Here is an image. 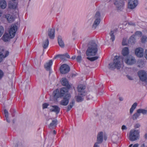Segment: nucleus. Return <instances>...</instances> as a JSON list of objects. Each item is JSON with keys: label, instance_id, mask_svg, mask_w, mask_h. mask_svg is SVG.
<instances>
[{"label": "nucleus", "instance_id": "f257e3e1", "mask_svg": "<svg viewBox=\"0 0 147 147\" xmlns=\"http://www.w3.org/2000/svg\"><path fill=\"white\" fill-rule=\"evenodd\" d=\"M18 27L15 24L11 25L9 30V33H5L2 36V40L5 42L7 41L10 38H13L17 30Z\"/></svg>", "mask_w": 147, "mask_h": 147}, {"label": "nucleus", "instance_id": "f03ea898", "mask_svg": "<svg viewBox=\"0 0 147 147\" xmlns=\"http://www.w3.org/2000/svg\"><path fill=\"white\" fill-rule=\"evenodd\" d=\"M123 61V58L122 57L115 56L114 59L113 63L109 64V69H114L116 68L117 69H120Z\"/></svg>", "mask_w": 147, "mask_h": 147}, {"label": "nucleus", "instance_id": "7ed1b4c3", "mask_svg": "<svg viewBox=\"0 0 147 147\" xmlns=\"http://www.w3.org/2000/svg\"><path fill=\"white\" fill-rule=\"evenodd\" d=\"M90 45L86 52V55L88 57L95 55L98 51L97 45L96 43L92 42Z\"/></svg>", "mask_w": 147, "mask_h": 147}, {"label": "nucleus", "instance_id": "20e7f679", "mask_svg": "<svg viewBox=\"0 0 147 147\" xmlns=\"http://www.w3.org/2000/svg\"><path fill=\"white\" fill-rule=\"evenodd\" d=\"M68 92L67 89L65 87H63L60 89V92L58 89L54 90L53 93V95L55 98H57L63 97L65 94Z\"/></svg>", "mask_w": 147, "mask_h": 147}, {"label": "nucleus", "instance_id": "39448f33", "mask_svg": "<svg viewBox=\"0 0 147 147\" xmlns=\"http://www.w3.org/2000/svg\"><path fill=\"white\" fill-rule=\"evenodd\" d=\"M139 137V132L138 130H132L130 131L129 139L130 141H133L138 139Z\"/></svg>", "mask_w": 147, "mask_h": 147}, {"label": "nucleus", "instance_id": "423d86ee", "mask_svg": "<svg viewBox=\"0 0 147 147\" xmlns=\"http://www.w3.org/2000/svg\"><path fill=\"white\" fill-rule=\"evenodd\" d=\"M85 85L83 84L78 85L77 88L78 94L81 95L82 97L85 96L86 94V92L85 90Z\"/></svg>", "mask_w": 147, "mask_h": 147}, {"label": "nucleus", "instance_id": "0eeeda50", "mask_svg": "<svg viewBox=\"0 0 147 147\" xmlns=\"http://www.w3.org/2000/svg\"><path fill=\"white\" fill-rule=\"evenodd\" d=\"M63 97V98L61 101L60 104L62 105L66 106L68 104L69 99L70 98V95L69 92H67Z\"/></svg>", "mask_w": 147, "mask_h": 147}, {"label": "nucleus", "instance_id": "6e6552de", "mask_svg": "<svg viewBox=\"0 0 147 147\" xmlns=\"http://www.w3.org/2000/svg\"><path fill=\"white\" fill-rule=\"evenodd\" d=\"M138 74L140 79L142 81H145L147 84V78L146 73L144 71L140 70L138 71Z\"/></svg>", "mask_w": 147, "mask_h": 147}, {"label": "nucleus", "instance_id": "1a4fd4ad", "mask_svg": "<svg viewBox=\"0 0 147 147\" xmlns=\"http://www.w3.org/2000/svg\"><path fill=\"white\" fill-rule=\"evenodd\" d=\"M125 63L128 65H131L135 63L136 62L135 58L131 55L127 57L124 60Z\"/></svg>", "mask_w": 147, "mask_h": 147}, {"label": "nucleus", "instance_id": "9d476101", "mask_svg": "<svg viewBox=\"0 0 147 147\" xmlns=\"http://www.w3.org/2000/svg\"><path fill=\"white\" fill-rule=\"evenodd\" d=\"M69 67L66 64H63L60 67V71L61 73L65 74L68 73L70 71Z\"/></svg>", "mask_w": 147, "mask_h": 147}, {"label": "nucleus", "instance_id": "9b49d317", "mask_svg": "<svg viewBox=\"0 0 147 147\" xmlns=\"http://www.w3.org/2000/svg\"><path fill=\"white\" fill-rule=\"evenodd\" d=\"M95 17L96 18L94 21L92 26V27L93 28H94V29L99 25L100 22V13L99 11H97L96 12Z\"/></svg>", "mask_w": 147, "mask_h": 147}, {"label": "nucleus", "instance_id": "f8f14e48", "mask_svg": "<svg viewBox=\"0 0 147 147\" xmlns=\"http://www.w3.org/2000/svg\"><path fill=\"white\" fill-rule=\"evenodd\" d=\"M138 4L137 0H129L128 7L129 9H133L135 8Z\"/></svg>", "mask_w": 147, "mask_h": 147}, {"label": "nucleus", "instance_id": "ddd939ff", "mask_svg": "<svg viewBox=\"0 0 147 147\" xmlns=\"http://www.w3.org/2000/svg\"><path fill=\"white\" fill-rule=\"evenodd\" d=\"M103 141V132H100L98 134L97 137V142L94 145V147H99L98 145V144L101 143Z\"/></svg>", "mask_w": 147, "mask_h": 147}, {"label": "nucleus", "instance_id": "4468645a", "mask_svg": "<svg viewBox=\"0 0 147 147\" xmlns=\"http://www.w3.org/2000/svg\"><path fill=\"white\" fill-rule=\"evenodd\" d=\"M144 49L142 48L139 47L136 49L135 51V55L137 57H141L144 55Z\"/></svg>", "mask_w": 147, "mask_h": 147}, {"label": "nucleus", "instance_id": "2eb2a0df", "mask_svg": "<svg viewBox=\"0 0 147 147\" xmlns=\"http://www.w3.org/2000/svg\"><path fill=\"white\" fill-rule=\"evenodd\" d=\"M114 4L116 6L118 10H121L123 9V7L124 5V2L121 0H119L118 1H116Z\"/></svg>", "mask_w": 147, "mask_h": 147}, {"label": "nucleus", "instance_id": "dca6fc26", "mask_svg": "<svg viewBox=\"0 0 147 147\" xmlns=\"http://www.w3.org/2000/svg\"><path fill=\"white\" fill-rule=\"evenodd\" d=\"M62 84L64 86L66 87V88L67 89L68 92H69V90L70 88V85L68 83V82L67 79L65 78H63L61 82Z\"/></svg>", "mask_w": 147, "mask_h": 147}, {"label": "nucleus", "instance_id": "f3484780", "mask_svg": "<svg viewBox=\"0 0 147 147\" xmlns=\"http://www.w3.org/2000/svg\"><path fill=\"white\" fill-rule=\"evenodd\" d=\"M52 108L51 109L50 111L51 112H54L56 114H58L60 112V108L57 105H52L51 106Z\"/></svg>", "mask_w": 147, "mask_h": 147}, {"label": "nucleus", "instance_id": "a211bd4d", "mask_svg": "<svg viewBox=\"0 0 147 147\" xmlns=\"http://www.w3.org/2000/svg\"><path fill=\"white\" fill-rule=\"evenodd\" d=\"M53 64V61L52 60H50L48 62L46 63L44 65L45 69L47 71H50L51 67Z\"/></svg>", "mask_w": 147, "mask_h": 147}, {"label": "nucleus", "instance_id": "6ab92c4d", "mask_svg": "<svg viewBox=\"0 0 147 147\" xmlns=\"http://www.w3.org/2000/svg\"><path fill=\"white\" fill-rule=\"evenodd\" d=\"M16 0H12V1H10L8 4V6L9 8L11 9H15L17 6V3L14 1Z\"/></svg>", "mask_w": 147, "mask_h": 147}, {"label": "nucleus", "instance_id": "aec40b11", "mask_svg": "<svg viewBox=\"0 0 147 147\" xmlns=\"http://www.w3.org/2000/svg\"><path fill=\"white\" fill-rule=\"evenodd\" d=\"M55 30L54 28L50 29L48 31V35L50 38L53 39L55 37Z\"/></svg>", "mask_w": 147, "mask_h": 147}, {"label": "nucleus", "instance_id": "412c9836", "mask_svg": "<svg viewBox=\"0 0 147 147\" xmlns=\"http://www.w3.org/2000/svg\"><path fill=\"white\" fill-rule=\"evenodd\" d=\"M129 53V51L128 47H125L123 48L122 51V54L123 56L128 55Z\"/></svg>", "mask_w": 147, "mask_h": 147}, {"label": "nucleus", "instance_id": "4be33fe9", "mask_svg": "<svg viewBox=\"0 0 147 147\" xmlns=\"http://www.w3.org/2000/svg\"><path fill=\"white\" fill-rule=\"evenodd\" d=\"M58 41L59 46L61 47H64V43L62 40V38L60 36H58Z\"/></svg>", "mask_w": 147, "mask_h": 147}, {"label": "nucleus", "instance_id": "5701e85b", "mask_svg": "<svg viewBox=\"0 0 147 147\" xmlns=\"http://www.w3.org/2000/svg\"><path fill=\"white\" fill-rule=\"evenodd\" d=\"M5 17L9 22H12L14 20L13 17L10 14L6 15Z\"/></svg>", "mask_w": 147, "mask_h": 147}, {"label": "nucleus", "instance_id": "b1692460", "mask_svg": "<svg viewBox=\"0 0 147 147\" xmlns=\"http://www.w3.org/2000/svg\"><path fill=\"white\" fill-rule=\"evenodd\" d=\"M6 6V3L5 0H1L0 1V7L2 9H5Z\"/></svg>", "mask_w": 147, "mask_h": 147}, {"label": "nucleus", "instance_id": "393cba45", "mask_svg": "<svg viewBox=\"0 0 147 147\" xmlns=\"http://www.w3.org/2000/svg\"><path fill=\"white\" fill-rule=\"evenodd\" d=\"M9 54V52L8 51H6L5 55L4 56L3 54L1 52H0V62H1L3 60V58H4L7 57Z\"/></svg>", "mask_w": 147, "mask_h": 147}, {"label": "nucleus", "instance_id": "a878e982", "mask_svg": "<svg viewBox=\"0 0 147 147\" xmlns=\"http://www.w3.org/2000/svg\"><path fill=\"white\" fill-rule=\"evenodd\" d=\"M74 104L75 101L74 100H72L71 102H70V104L68 105L67 107L66 110L67 112H68L71 110V109L73 107V105H74Z\"/></svg>", "mask_w": 147, "mask_h": 147}, {"label": "nucleus", "instance_id": "bb28decb", "mask_svg": "<svg viewBox=\"0 0 147 147\" xmlns=\"http://www.w3.org/2000/svg\"><path fill=\"white\" fill-rule=\"evenodd\" d=\"M57 120H53L52 122L50 124L49 127L51 128L55 127L57 125Z\"/></svg>", "mask_w": 147, "mask_h": 147}, {"label": "nucleus", "instance_id": "cd10ccee", "mask_svg": "<svg viewBox=\"0 0 147 147\" xmlns=\"http://www.w3.org/2000/svg\"><path fill=\"white\" fill-rule=\"evenodd\" d=\"M58 57H60L61 59L62 60H64L65 59V54L63 55H58L55 56L53 58L54 59H56Z\"/></svg>", "mask_w": 147, "mask_h": 147}, {"label": "nucleus", "instance_id": "c85d7f7f", "mask_svg": "<svg viewBox=\"0 0 147 147\" xmlns=\"http://www.w3.org/2000/svg\"><path fill=\"white\" fill-rule=\"evenodd\" d=\"M49 44V41L48 39H47L45 41L43 42V47L44 49H46L48 47Z\"/></svg>", "mask_w": 147, "mask_h": 147}, {"label": "nucleus", "instance_id": "c756f323", "mask_svg": "<svg viewBox=\"0 0 147 147\" xmlns=\"http://www.w3.org/2000/svg\"><path fill=\"white\" fill-rule=\"evenodd\" d=\"M137 112L138 113H142L143 114H145L147 113V110L142 109H139L137 110Z\"/></svg>", "mask_w": 147, "mask_h": 147}, {"label": "nucleus", "instance_id": "7c9ffc66", "mask_svg": "<svg viewBox=\"0 0 147 147\" xmlns=\"http://www.w3.org/2000/svg\"><path fill=\"white\" fill-rule=\"evenodd\" d=\"M135 36L132 35L129 38V42L130 43H134L135 41V39L134 38Z\"/></svg>", "mask_w": 147, "mask_h": 147}, {"label": "nucleus", "instance_id": "2f4dec72", "mask_svg": "<svg viewBox=\"0 0 147 147\" xmlns=\"http://www.w3.org/2000/svg\"><path fill=\"white\" fill-rule=\"evenodd\" d=\"M137 105L136 103H134L132 105L131 108L130 110V113H132L134 109L136 108Z\"/></svg>", "mask_w": 147, "mask_h": 147}, {"label": "nucleus", "instance_id": "473e14b6", "mask_svg": "<svg viewBox=\"0 0 147 147\" xmlns=\"http://www.w3.org/2000/svg\"><path fill=\"white\" fill-rule=\"evenodd\" d=\"M98 56H96L93 57H87V59L90 61H95L98 58Z\"/></svg>", "mask_w": 147, "mask_h": 147}, {"label": "nucleus", "instance_id": "72a5a7b5", "mask_svg": "<svg viewBox=\"0 0 147 147\" xmlns=\"http://www.w3.org/2000/svg\"><path fill=\"white\" fill-rule=\"evenodd\" d=\"M114 32L113 30H111V32L110 33V34L111 36V40L112 41H113L115 39V36L114 35Z\"/></svg>", "mask_w": 147, "mask_h": 147}, {"label": "nucleus", "instance_id": "f704fd0d", "mask_svg": "<svg viewBox=\"0 0 147 147\" xmlns=\"http://www.w3.org/2000/svg\"><path fill=\"white\" fill-rule=\"evenodd\" d=\"M79 95H78L76 96V100L78 102H81L83 100V98Z\"/></svg>", "mask_w": 147, "mask_h": 147}, {"label": "nucleus", "instance_id": "c9c22d12", "mask_svg": "<svg viewBox=\"0 0 147 147\" xmlns=\"http://www.w3.org/2000/svg\"><path fill=\"white\" fill-rule=\"evenodd\" d=\"M4 28L2 26H0V37L3 34L4 32Z\"/></svg>", "mask_w": 147, "mask_h": 147}, {"label": "nucleus", "instance_id": "e433bc0d", "mask_svg": "<svg viewBox=\"0 0 147 147\" xmlns=\"http://www.w3.org/2000/svg\"><path fill=\"white\" fill-rule=\"evenodd\" d=\"M139 115V113H138L137 112V113H136L134 114L133 117V118L134 119V120H135L138 117Z\"/></svg>", "mask_w": 147, "mask_h": 147}, {"label": "nucleus", "instance_id": "4c0bfd02", "mask_svg": "<svg viewBox=\"0 0 147 147\" xmlns=\"http://www.w3.org/2000/svg\"><path fill=\"white\" fill-rule=\"evenodd\" d=\"M76 59L78 62L80 63L82 59V57L80 55H78L77 56Z\"/></svg>", "mask_w": 147, "mask_h": 147}, {"label": "nucleus", "instance_id": "58836bf2", "mask_svg": "<svg viewBox=\"0 0 147 147\" xmlns=\"http://www.w3.org/2000/svg\"><path fill=\"white\" fill-rule=\"evenodd\" d=\"M49 105V104L47 103H45L42 104V109H45L47 108L48 106Z\"/></svg>", "mask_w": 147, "mask_h": 147}, {"label": "nucleus", "instance_id": "ea45409f", "mask_svg": "<svg viewBox=\"0 0 147 147\" xmlns=\"http://www.w3.org/2000/svg\"><path fill=\"white\" fill-rule=\"evenodd\" d=\"M4 113L5 117H8V113L7 110L5 109H4Z\"/></svg>", "mask_w": 147, "mask_h": 147}, {"label": "nucleus", "instance_id": "a19ab883", "mask_svg": "<svg viewBox=\"0 0 147 147\" xmlns=\"http://www.w3.org/2000/svg\"><path fill=\"white\" fill-rule=\"evenodd\" d=\"M135 34L136 35L141 36L142 35V33L140 31H137L135 32Z\"/></svg>", "mask_w": 147, "mask_h": 147}, {"label": "nucleus", "instance_id": "79ce46f5", "mask_svg": "<svg viewBox=\"0 0 147 147\" xmlns=\"http://www.w3.org/2000/svg\"><path fill=\"white\" fill-rule=\"evenodd\" d=\"M147 38V37L146 36H143L141 39L142 42L143 43L144 42L146 41Z\"/></svg>", "mask_w": 147, "mask_h": 147}, {"label": "nucleus", "instance_id": "37998d69", "mask_svg": "<svg viewBox=\"0 0 147 147\" xmlns=\"http://www.w3.org/2000/svg\"><path fill=\"white\" fill-rule=\"evenodd\" d=\"M4 75V73L1 70H0V80L3 77Z\"/></svg>", "mask_w": 147, "mask_h": 147}, {"label": "nucleus", "instance_id": "c03bdc74", "mask_svg": "<svg viewBox=\"0 0 147 147\" xmlns=\"http://www.w3.org/2000/svg\"><path fill=\"white\" fill-rule=\"evenodd\" d=\"M122 45H127L126 41L125 40L123 39L122 42Z\"/></svg>", "mask_w": 147, "mask_h": 147}, {"label": "nucleus", "instance_id": "a18cd8bd", "mask_svg": "<svg viewBox=\"0 0 147 147\" xmlns=\"http://www.w3.org/2000/svg\"><path fill=\"white\" fill-rule=\"evenodd\" d=\"M144 57L146 59H147V50H146L145 51Z\"/></svg>", "mask_w": 147, "mask_h": 147}, {"label": "nucleus", "instance_id": "49530a36", "mask_svg": "<svg viewBox=\"0 0 147 147\" xmlns=\"http://www.w3.org/2000/svg\"><path fill=\"white\" fill-rule=\"evenodd\" d=\"M65 57H67V58L69 59L70 58V56L67 53H66L65 54Z\"/></svg>", "mask_w": 147, "mask_h": 147}, {"label": "nucleus", "instance_id": "de8ad7c7", "mask_svg": "<svg viewBox=\"0 0 147 147\" xmlns=\"http://www.w3.org/2000/svg\"><path fill=\"white\" fill-rule=\"evenodd\" d=\"M121 129L123 130L126 129H127V127L125 125H123L121 127Z\"/></svg>", "mask_w": 147, "mask_h": 147}, {"label": "nucleus", "instance_id": "09e8293b", "mask_svg": "<svg viewBox=\"0 0 147 147\" xmlns=\"http://www.w3.org/2000/svg\"><path fill=\"white\" fill-rule=\"evenodd\" d=\"M128 24H129V25H130L133 26H135V23H133V22H129L128 23Z\"/></svg>", "mask_w": 147, "mask_h": 147}, {"label": "nucleus", "instance_id": "8fccbe9b", "mask_svg": "<svg viewBox=\"0 0 147 147\" xmlns=\"http://www.w3.org/2000/svg\"><path fill=\"white\" fill-rule=\"evenodd\" d=\"M140 126V125L139 124H136L135 125L136 128H138Z\"/></svg>", "mask_w": 147, "mask_h": 147}, {"label": "nucleus", "instance_id": "3c124183", "mask_svg": "<svg viewBox=\"0 0 147 147\" xmlns=\"http://www.w3.org/2000/svg\"><path fill=\"white\" fill-rule=\"evenodd\" d=\"M138 144H134L132 147H138Z\"/></svg>", "mask_w": 147, "mask_h": 147}, {"label": "nucleus", "instance_id": "603ef678", "mask_svg": "<svg viewBox=\"0 0 147 147\" xmlns=\"http://www.w3.org/2000/svg\"><path fill=\"white\" fill-rule=\"evenodd\" d=\"M5 118H6L7 121L9 123V122H10V120H9V119L8 117H7H7H5Z\"/></svg>", "mask_w": 147, "mask_h": 147}, {"label": "nucleus", "instance_id": "864d4df0", "mask_svg": "<svg viewBox=\"0 0 147 147\" xmlns=\"http://www.w3.org/2000/svg\"><path fill=\"white\" fill-rule=\"evenodd\" d=\"M76 58V56L75 55H74L71 58L72 59L74 60Z\"/></svg>", "mask_w": 147, "mask_h": 147}, {"label": "nucleus", "instance_id": "5fc2aeb1", "mask_svg": "<svg viewBox=\"0 0 147 147\" xmlns=\"http://www.w3.org/2000/svg\"><path fill=\"white\" fill-rule=\"evenodd\" d=\"M127 76L128 78L129 79V80H132V79L131 78V77L130 76H128V75H127Z\"/></svg>", "mask_w": 147, "mask_h": 147}, {"label": "nucleus", "instance_id": "6e6d98bb", "mask_svg": "<svg viewBox=\"0 0 147 147\" xmlns=\"http://www.w3.org/2000/svg\"><path fill=\"white\" fill-rule=\"evenodd\" d=\"M119 100L120 101H121L123 100V98L121 97H119Z\"/></svg>", "mask_w": 147, "mask_h": 147}, {"label": "nucleus", "instance_id": "4d7b16f0", "mask_svg": "<svg viewBox=\"0 0 147 147\" xmlns=\"http://www.w3.org/2000/svg\"><path fill=\"white\" fill-rule=\"evenodd\" d=\"M53 133L54 134H56V132L55 130H54L53 131Z\"/></svg>", "mask_w": 147, "mask_h": 147}, {"label": "nucleus", "instance_id": "13d9d810", "mask_svg": "<svg viewBox=\"0 0 147 147\" xmlns=\"http://www.w3.org/2000/svg\"><path fill=\"white\" fill-rule=\"evenodd\" d=\"M104 139L105 140H106L107 139V137L106 136H104Z\"/></svg>", "mask_w": 147, "mask_h": 147}, {"label": "nucleus", "instance_id": "bf43d9fd", "mask_svg": "<svg viewBox=\"0 0 147 147\" xmlns=\"http://www.w3.org/2000/svg\"><path fill=\"white\" fill-rule=\"evenodd\" d=\"M2 12L1 11V10H0V17L1 16V15L2 14Z\"/></svg>", "mask_w": 147, "mask_h": 147}, {"label": "nucleus", "instance_id": "052dcab7", "mask_svg": "<svg viewBox=\"0 0 147 147\" xmlns=\"http://www.w3.org/2000/svg\"><path fill=\"white\" fill-rule=\"evenodd\" d=\"M145 146L144 144H142L141 146V147H145Z\"/></svg>", "mask_w": 147, "mask_h": 147}, {"label": "nucleus", "instance_id": "680f3d73", "mask_svg": "<svg viewBox=\"0 0 147 147\" xmlns=\"http://www.w3.org/2000/svg\"><path fill=\"white\" fill-rule=\"evenodd\" d=\"M133 145L132 144H131L129 146V147H131Z\"/></svg>", "mask_w": 147, "mask_h": 147}, {"label": "nucleus", "instance_id": "e2e57ef3", "mask_svg": "<svg viewBox=\"0 0 147 147\" xmlns=\"http://www.w3.org/2000/svg\"><path fill=\"white\" fill-rule=\"evenodd\" d=\"M13 110V109H11L10 110V111L11 112V111H12Z\"/></svg>", "mask_w": 147, "mask_h": 147}, {"label": "nucleus", "instance_id": "0e129e2a", "mask_svg": "<svg viewBox=\"0 0 147 147\" xmlns=\"http://www.w3.org/2000/svg\"><path fill=\"white\" fill-rule=\"evenodd\" d=\"M15 121H14V120H13V123H15Z\"/></svg>", "mask_w": 147, "mask_h": 147}]
</instances>
